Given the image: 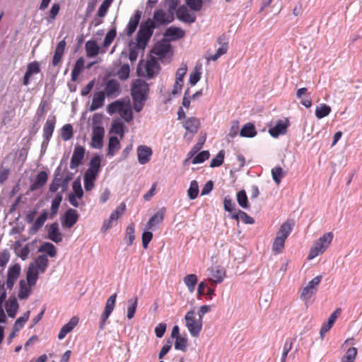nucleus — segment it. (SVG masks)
Listing matches in <instances>:
<instances>
[{"mask_svg":"<svg viewBox=\"0 0 362 362\" xmlns=\"http://www.w3.org/2000/svg\"><path fill=\"white\" fill-rule=\"evenodd\" d=\"M38 251L40 252H46L51 257H54L57 255V249L55 246L49 242L44 243L41 245Z\"/></svg>","mask_w":362,"mask_h":362,"instance_id":"39","label":"nucleus"},{"mask_svg":"<svg viewBox=\"0 0 362 362\" xmlns=\"http://www.w3.org/2000/svg\"><path fill=\"white\" fill-rule=\"evenodd\" d=\"M85 156L84 147L77 145L75 146L70 162V168L74 170L81 163Z\"/></svg>","mask_w":362,"mask_h":362,"instance_id":"13","label":"nucleus"},{"mask_svg":"<svg viewBox=\"0 0 362 362\" xmlns=\"http://www.w3.org/2000/svg\"><path fill=\"white\" fill-rule=\"evenodd\" d=\"M286 240L281 238L280 236H276L272 244V251L275 255L282 252L284 248Z\"/></svg>","mask_w":362,"mask_h":362,"instance_id":"44","label":"nucleus"},{"mask_svg":"<svg viewBox=\"0 0 362 362\" xmlns=\"http://www.w3.org/2000/svg\"><path fill=\"white\" fill-rule=\"evenodd\" d=\"M199 193V185L196 180L190 182V186L187 190V194L190 199H194L197 197Z\"/></svg>","mask_w":362,"mask_h":362,"instance_id":"57","label":"nucleus"},{"mask_svg":"<svg viewBox=\"0 0 362 362\" xmlns=\"http://www.w3.org/2000/svg\"><path fill=\"white\" fill-rule=\"evenodd\" d=\"M288 127V121L283 122L282 120H279L274 127L269 129V133L272 137L276 138L280 134H286Z\"/></svg>","mask_w":362,"mask_h":362,"instance_id":"26","label":"nucleus"},{"mask_svg":"<svg viewBox=\"0 0 362 362\" xmlns=\"http://www.w3.org/2000/svg\"><path fill=\"white\" fill-rule=\"evenodd\" d=\"M165 211V208H162L160 211H157L147 222L146 229L153 230L156 226L160 224L164 219Z\"/></svg>","mask_w":362,"mask_h":362,"instance_id":"21","label":"nucleus"},{"mask_svg":"<svg viewBox=\"0 0 362 362\" xmlns=\"http://www.w3.org/2000/svg\"><path fill=\"white\" fill-rule=\"evenodd\" d=\"M185 325L190 334L197 337L202 331L203 322L201 317H196L194 310L188 311L185 316Z\"/></svg>","mask_w":362,"mask_h":362,"instance_id":"3","label":"nucleus"},{"mask_svg":"<svg viewBox=\"0 0 362 362\" xmlns=\"http://www.w3.org/2000/svg\"><path fill=\"white\" fill-rule=\"evenodd\" d=\"M225 151L224 150H221L218 154L211 160L210 167L216 168L221 166L224 160Z\"/></svg>","mask_w":362,"mask_h":362,"instance_id":"56","label":"nucleus"},{"mask_svg":"<svg viewBox=\"0 0 362 362\" xmlns=\"http://www.w3.org/2000/svg\"><path fill=\"white\" fill-rule=\"evenodd\" d=\"M341 312V308H337L329 317L328 321L322 325L320 332L322 337L325 333H327L331 329V327L335 322L337 318L340 315Z\"/></svg>","mask_w":362,"mask_h":362,"instance_id":"24","label":"nucleus"},{"mask_svg":"<svg viewBox=\"0 0 362 362\" xmlns=\"http://www.w3.org/2000/svg\"><path fill=\"white\" fill-rule=\"evenodd\" d=\"M85 49L86 57L88 58H92L97 56L100 52L103 54L105 52V49H102L100 50V47L98 45L96 41L95 40H88L85 44Z\"/></svg>","mask_w":362,"mask_h":362,"instance_id":"19","label":"nucleus"},{"mask_svg":"<svg viewBox=\"0 0 362 362\" xmlns=\"http://www.w3.org/2000/svg\"><path fill=\"white\" fill-rule=\"evenodd\" d=\"M20 291L18 292V298L20 299H26L31 293V286L26 284L24 280H21L19 283Z\"/></svg>","mask_w":362,"mask_h":362,"instance_id":"43","label":"nucleus"},{"mask_svg":"<svg viewBox=\"0 0 362 362\" xmlns=\"http://www.w3.org/2000/svg\"><path fill=\"white\" fill-rule=\"evenodd\" d=\"M66 45V44L64 39L59 42L57 44L52 59V65L54 66H57L61 62L64 53Z\"/></svg>","mask_w":362,"mask_h":362,"instance_id":"29","label":"nucleus"},{"mask_svg":"<svg viewBox=\"0 0 362 362\" xmlns=\"http://www.w3.org/2000/svg\"><path fill=\"white\" fill-rule=\"evenodd\" d=\"M105 93L103 91H99L93 95L92 103L89 107L90 112H93L104 105L105 100Z\"/></svg>","mask_w":362,"mask_h":362,"instance_id":"25","label":"nucleus"},{"mask_svg":"<svg viewBox=\"0 0 362 362\" xmlns=\"http://www.w3.org/2000/svg\"><path fill=\"white\" fill-rule=\"evenodd\" d=\"M197 280V275L194 274H187L184 278V283L187 286L190 292H193L194 291Z\"/></svg>","mask_w":362,"mask_h":362,"instance_id":"46","label":"nucleus"},{"mask_svg":"<svg viewBox=\"0 0 362 362\" xmlns=\"http://www.w3.org/2000/svg\"><path fill=\"white\" fill-rule=\"evenodd\" d=\"M116 37V30L111 29L105 35L103 43V49H106L112 44L114 39Z\"/></svg>","mask_w":362,"mask_h":362,"instance_id":"61","label":"nucleus"},{"mask_svg":"<svg viewBox=\"0 0 362 362\" xmlns=\"http://www.w3.org/2000/svg\"><path fill=\"white\" fill-rule=\"evenodd\" d=\"M18 309V303L16 299L10 300L6 305V310L10 317H15Z\"/></svg>","mask_w":362,"mask_h":362,"instance_id":"42","label":"nucleus"},{"mask_svg":"<svg viewBox=\"0 0 362 362\" xmlns=\"http://www.w3.org/2000/svg\"><path fill=\"white\" fill-rule=\"evenodd\" d=\"M272 178L276 185H279L281 180V178L284 177V173L283 172V169L281 167H275L272 170Z\"/></svg>","mask_w":362,"mask_h":362,"instance_id":"63","label":"nucleus"},{"mask_svg":"<svg viewBox=\"0 0 362 362\" xmlns=\"http://www.w3.org/2000/svg\"><path fill=\"white\" fill-rule=\"evenodd\" d=\"M120 142L117 137L110 136L108 141L107 156L109 157H113L120 148Z\"/></svg>","mask_w":362,"mask_h":362,"instance_id":"34","label":"nucleus"},{"mask_svg":"<svg viewBox=\"0 0 362 362\" xmlns=\"http://www.w3.org/2000/svg\"><path fill=\"white\" fill-rule=\"evenodd\" d=\"M97 176L89 175L87 173L84 174L83 181H84V187L86 191H90L95 186V180H96Z\"/></svg>","mask_w":362,"mask_h":362,"instance_id":"49","label":"nucleus"},{"mask_svg":"<svg viewBox=\"0 0 362 362\" xmlns=\"http://www.w3.org/2000/svg\"><path fill=\"white\" fill-rule=\"evenodd\" d=\"M322 278L320 275L315 276L303 288L300 294V298L303 300L308 301L317 292V286L321 282Z\"/></svg>","mask_w":362,"mask_h":362,"instance_id":"7","label":"nucleus"},{"mask_svg":"<svg viewBox=\"0 0 362 362\" xmlns=\"http://www.w3.org/2000/svg\"><path fill=\"white\" fill-rule=\"evenodd\" d=\"M105 136V129L102 126L93 127V133L91 139V146L96 149H100L103 145V139Z\"/></svg>","mask_w":362,"mask_h":362,"instance_id":"9","label":"nucleus"},{"mask_svg":"<svg viewBox=\"0 0 362 362\" xmlns=\"http://www.w3.org/2000/svg\"><path fill=\"white\" fill-rule=\"evenodd\" d=\"M177 18L185 23H192L196 20L194 13H191L186 6H181L176 11Z\"/></svg>","mask_w":362,"mask_h":362,"instance_id":"14","label":"nucleus"},{"mask_svg":"<svg viewBox=\"0 0 362 362\" xmlns=\"http://www.w3.org/2000/svg\"><path fill=\"white\" fill-rule=\"evenodd\" d=\"M129 303H130V305L127 308V317L129 320H131L134 317L136 308H137L138 298L135 297L132 299H130L129 300Z\"/></svg>","mask_w":362,"mask_h":362,"instance_id":"52","label":"nucleus"},{"mask_svg":"<svg viewBox=\"0 0 362 362\" xmlns=\"http://www.w3.org/2000/svg\"><path fill=\"white\" fill-rule=\"evenodd\" d=\"M119 115L126 122H129L133 119V112L129 105L122 103V106L119 112Z\"/></svg>","mask_w":362,"mask_h":362,"instance_id":"40","label":"nucleus"},{"mask_svg":"<svg viewBox=\"0 0 362 362\" xmlns=\"http://www.w3.org/2000/svg\"><path fill=\"white\" fill-rule=\"evenodd\" d=\"M120 84L115 79L109 80L105 86L103 92L107 97H117L119 93Z\"/></svg>","mask_w":362,"mask_h":362,"instance_id":"16","label":"nucleus"},{"mask_svg":"<svg viewBox=\"0 0 362 362\" xmlns=\"http://www.w3.org/2000/svg\"><path fill=\"white\" fill-rule=\"evenodd\" d=\"M40 72V64L37 61L30 62L27 66V70L23 77V85L28 86L30 83V79L34 74H37Z\"/></svg>","mask_w":362,"mask_h":362,"instance_id":"17","label":"nucleus"},{"mask_svg":"<svg viewBox=\"0 0 362 362\" xmlns=\"http://www.w3.org/2000/svg\"><path fill=\"white\" fill-rule=\"evenodd\" d=\"M174 20L173 14H170L168 12L164 11L163 9L156 10L153 14L154 24L157 25H167Z\"/></svg>","mask_w":362,"mask_h":362,"instance_id":"11","label":"nucleus"},{"mask_svg":"<svg viewBox=\"0 0 362 362\" xmlns=\"http://www.w3.org/2000/svg\"><path fill=\"white\" fill-rule=\"evenodd\" d=\"M156 27L151 21H147L140 26L137 33L136 40L139 47L144 48L153 35V29Z\"/></svg>","mask_w":362,"mask_h":362,"instance_id":"4","label":"nucleus"},{"mask_svg":"<svg viewBox=\"0 0 362 362\" xmlns=\"http://www.w3.org/2000/svg\"><path fill=\"white\" fill-rule=\"evenodd\" d=\"M30 317V311L25 312L22 316L19 317L13 325V331L18 332L24 326L25 323L28 320Z\"/></svg>","mask_w":362,"mask_h":362,"instance_id":"45","label":"nucleus"},{"mask_svg":"<svg viewBox=\"0 0 362 362\" xmlns=\"http://www.w3.org/2000/svg\"><path fill=\"white\" fill-rule=\"evenodd\" d=\"M126 210V204L124 202H122L115 211H113L110 217L111 220L116 221L119 217L124 213Z\"/></svg>","mask_w":362,"mask_h":362,"instance_id":"53","label":"nucleus"},{"mask_svg":"<svg viewBox=\"0 0 362 362\" xmlns=\"http://www.w3.org/2000/svg\"><path fill=\"white\" fill-rule=\"evenodd\" d=\"M138 162L141 165L148 163L153 155L152 148L146 145H139L136 148Z\"/></svg>","mask_w":362,"mask_h":362,"instance_id":"10","label":"nucleus"},{"mask_svg":"<svg viewBox=\"0 0 362 362\" xmlns=\"http://www.w3.org/2000/svg\"><path fill=\"white\" fill-rule=\"evenodd\" d=\"M237 202L242 208H249L247 197L244 189L240 190L237 193Z\"/></svg>","mask_w":362,"mask_h":362,"instance_id":"51","label":"nucleus"},{"mask_svg":"<svg viewBox=\"0 0 362 362\" xmlns=\"http://www.w3.org/2000/svg\"><path fill=\"white\" fill-rule=\"evenodd\" d=\"M293 230V223L287 221L284 222L281 226L276 233V236H280L281 238L286 240Z\"/></svg>","mask_w":362,"mask_h":362,"instance_id":"38","label":"nucleus"},{"mask_svg":"<svg viewBox=\"0 0 362 362\" xmlns=\"http://www.w3.org/2000/svg\"><path fill=\"white\" fill-rule=\"evenodd\" d=\"M101 159L100 156H95L90 159L89 168L85 173L98 177L100 168Z\"/></svg>","mask_w":362,"mask_h":362,"instance_id":"32","label":"nucleus"},{"mask_svg":"<svg viewBox=\"0 0 362 362\" xmlns=\"http://www.w3.org/2000/svg\"><path fill=\"white\" fill-rule=\"evenodd\" d=\"M112 1L113 0H104L98 8L97 16L100 18L105 17Z\"/></svg>","mask_w":362,"mask_h":362,"instance_id":"58","label":"nucleus"},{"mask_svg":"<svg viewBox=\"0 0 362 362\" xmlns=\"http://www.w3.org/2000/svg\"><path fill=\"white\" fill-rule=\"evenodd\" d=\"M334 238L332 232H327L324 233L318 240H317L314 245L311 247L308 259H313L319 255L324 253L330 245Z\"/></svg>","mask_w":362,"mask_h":362,"instance_id":"2","label":"nucleus"},{"mask_svg":"<svg viewBox=\"0 0 362 362\" xmlns=\"http://www.w3.org/2000/svg\"><path fill=\"white\" fill-rule=\"evenodd\" d=\"M201 69V66H196L193 72L190 74L189 83L192 86H194L200 80L202 75Z\"/></svg>","mask_w":362,"mask_h":362,"instance_id":"54","label":"nucleus"},{"mask_svg":"<svg viewBox=\"0 0 362 362\" xmlns=\"http://www.w3.org/2000/svg\"><path fill=\"white\" fill-rule=\"evenodd\" d=\"M73 192L70 194L74 197H78L81 199L83 196V192L81 187V185L79 180H74L72 184Z\"/></svg>","mask_w":362,"mask_h":362,"instance_id":"59","label":"nucleus"},{"mask_svg":"<svg viewBox=\"0 0 362 362\" xmlns=\"http://www.w3.org/2000/svg\"><path fill=\"white\" fill-rule=\"evenodd\" d=\"M149 91L148 84L142 79H136L132 85L131 94L133 98V107L140 112L146 100Z\"/></svg>","mask_w":362,"mask_h":362,"instance_id":"1","label":"nucleus"},{"mask_svg":"<svg viewBox=\"0 0 362 362\" xmlns=\"http://www.w3.org/2000/svg\"><path fill=\"white\" fill-rule=\"evenodd\" d=\"M217 42L221 45V47L216 50L214 54L206 58L208 61H216L219 57L228 52V42L225 35L219 36L217 39Z\"/></svg>","mask_w":362,"mask_h":362,"instance_id":"12","label":"nucleus"},{"mask_svg":"<svg viewBox=\"0 0 362 362\" xmlns=\"http://www.w3.org/2000/svg\"><path fill=\"white\" fill-rule=\"evenodd\" d=\"M78 318L76 317H73L71 318L69 322L65 324L60 329L58 334V339H63L68 333L71 332L74 328L78 325Z\"/></svg>","mask_w":362,"mask_h":362,"instance_id":"28","label":"nucleus"},{"mask_svg":"<svg viewBox=\"0 0 362 362\" xmlns=\"http://www.w3.org/2000/svg\"><path fill=\"white\" fill-rule=\"evenodd\" d=\"M185 35V31L180 28L177 27H170L168 28L164 35L168 37L170 40H177L182 38Z\"/></svg>","mask_w":362,"mask_h":362,"instance_id":"31","label":"nucleus"},{"mask_svg":"<svg viewBox=\"0 0 362 362\" xmlns=\"http://www.w3.org/2000/svg\"><path fill=\"white\" fill-rule=\"evenodd\" d=\"M242 137L252 138L257 135V131L254 124L248 122L245 124L240 131Z\"/></svg>","mask_w":362,"mask_h":362,"instance_id":"37","label":"nucleus"},{"mask_svg":"<svg viewBox=\"0 0 362 362\" xmlns=\"http://www.w3.org/2000/svg\"><path fill=\"white\" fill-rule=\"evenodd\" d=\"M122 106V102L119 100H116L107 105V111L110 115H112L116 112L119 113Z\"/></svg>","mask_w":362,"mask_h":362,"instance_id":"64","label":"nucleus"},{"mask_svg":"<svg viewBox=\"0 0 362 362\" xmlns=\"http://www.w3.org/2000/svg\"><path fill=\"white\" fill-rule=\"evenodd\" d=\"M10 259V253L8 250L0 252V272H3Z\"/></svg>","mask_w":362,"mask_h":362,"instance_id":"60","label":"nucleus"},{"mask_svg":"<svg viewBox=\"0 0 362 362\" xmlns=\"http://www.w3.org/2000/svg\"><path fill=\"white\" fill-rule=\"evenodd\" d=\"M331 112V107L326 104H321L315 110V116L318 119H322L327 116Z\"/></svg>","mask_w":362,"mask_h":362,"instance_id":"47","label":"nucleus"},{"mask_svg":"<svg viewBox=\"0 0 362 362\" xmlns=\"http://www.w3.org/2000/svg\"><path fill=\"white\" fill-rule=\"evenodd\" d=\"M40 273V271L35 268L33 264H29L26 274V280L29 286H33L35 285Z\"/></svg>","mask_w":362,"mask_h":362,"instance_id":"35","label":"nucleus"},{"mask_svg":"<svg viewBox=\"0 0 362 362\" xmlns=\"http://www.w3.org/2000/svg\"><path fill=\"white\" fill-rule=\"evenodd\" d=\"M48 179L47 173L45 171H40L35 177L33 182L30 186L31 192L35 191L42 187Z\"/></svg>","mask_w":362,"mask_h":362,"instance_id":"23","label":"nucleus"},{"mask_svg":"<svg viewBox=\"0 0 362 362\" xmlns=\"http://www.w3.org/2000/svg\"><path fill=\"white\" fill-rule=\"evenodd\" d=\"M78 214L76 211L73 209H69L64 214L63 225L67 228H72L78 221Z\"/></svg>","mask_w":362,"mask_h":362,"instance_id":"22","label":"nucleus"},{"mask_svg":"<svg viewBox=\"0 0 362 362\" xmlns=\"http://www.w3.org/2000/svg\"><path fill=\"white\" fill-rule=\"evenodd\" d=\"M84 63H85V61L83 57H80L76 60V62L74 66V68L71 71V81H77L80 74L81 73V71H83V69L84 68Z\"/></svg>","mask_w":362,"mask_h":362,"instance_id":"36","label":"nucleus"},{"mask_svg":"<svg viewBox=\"0 0 362 362\" xmlns=\"http://www.w3.org/2000/svg\"><path fill=\"white\" fill-rule=\"evenodd\" d=\"M182 125L187 131L184 135V138L191 140L197 133L201 124L198 118L195 117H190L183 122Z\"/></svg>","mask_w":362,"mask_h":362,"instance_id":"6","label":"nucleus"},{"mask_svg":"<svg viewBox=\"0 0 362 362\" xmlns=\"http://www.w3.org/2000/svg\"><path fill=\"white\" fill-rule=\"evenodd\" d=\"M141 14L142 13L141 11L136 10L134 15L131 16L126 28V34L128 37L132 36L136 31L140 21Z\"/></svg>","mask_w":362,"mask_h":362,"instance_id":"15","label":"nucleus"},{"mask_svg":"<svg viewBox=\"0 0 362 362\" xmlns=\"http://www.w3.org/2000/svg\"><path fill=\"white\" fill-rule=\"evenodd\" d=\"M48 217V213L47 211H44L40 216L35 220V221L33 223V225L32 226L31 230L36 233L40 228L42 227L45 222L47 219Z\"/></svg>","mask_w":362,"mask_h":362,"instance_id":"41","label":"nucleus"},{"mask_svg":"<svg viewBox=\"0 0 362 362\" xmlns=\"http://www.w3.org/2000/svg\"><path fill=\"white\" fill-rule=\"evenodd\" d=\"M170 45L165 42H158L153 48L151 52L158 57V59H163L170 52Z\"/></svg>","mask_w":362,"mask_h":362,"instance_id":"27","label":"nucleus"},{"mask_svg":"<svg viewBox=\"0 0 362 362\" xmlns=\"http://www.w3.org/2000/svg\"><path fill=\"white\" fill-rule=\"evenodd\" d=\"M48 264L49 260L45 255H39L33 263H30V264H33L40 273H44L46 271Z\"/></svg>","mask_w":362,"mask_h":362,"instance_id":"33","label":"nucleus"},{"mask_svg":"<svg viewBox=\"0 0 362 362\" xmlns=\"http://www.w3.org/2000/svg\"><path fill=\"white\" fill-rule=\"evenodd\" d=\"M209 271L211 276L209 281L213 284L221 283L226 277V271L220 267H211Z\"/></svg>","mask_w":362,"mask_h":362,"instance_id":"18","label":"nucleus"},{"mask_svg":"<svg viewBox=\"0 0 362 362\" xmlns=\"http://www.w3.org/2000/svg\"><path fill=\"white\" fill-rule=\"evenodd\" d=\"M357 349L355 347L349 348L345 354L341 357V362H354L357 356Z\"/></svg>","mask_w":362,"mask_h":362,"instance_id":"48","label":"nucleus"},{"mask_svg":"<svg viewBox=\"0 0 362 362\" xmlns=\"http://www.w3.org/2000/svg\"><path fill=\"white\" fill-rule=\"evenodd\" d=\"M134 231L135 230L134 223H131L127 227L125 239L127 240V245L128 246L132 245L135 239Z\"/></svg>","mask_w":362,"mask_h":362,"instance_id":"50","label":"nucleus"},{"mask_svg":"<svg viewBox=\"0 0 362 362\" xmlns=\"http://www.w3.org/2000/svg\"><path fill=\"white\" fill-rule=\"evenodd\" d=\"M21 268L19 264H15L9 267L6 281V285L8 289L11 290L13 288L16 281L21 274Z\"/></svg>","mask_w":362,"mask_h":362,"instance_id":"8","label":"nucleus"},{"mask_svg":"<svg viewBox=\"0 0 362 362\" xmlns=\"http://www.w3.org/2000/svg\"><path fill=\"white\" fill-rule=\"evenodd\" d=\"M55 124L56 117L54 115L49 116L46 120L43 127V137L45 141L48 142L50 140L54 130Z\"/></svg>","mask_w":362,"mask_h":362,"instance_id":"20","label":"nucleus"},{"mask_svg":"<svg viewBox=\"0 0 362 362\" xmlns=\"http://www.w3.org/2000/svg\"><path fill=\"white\" fill-rule=\"evenodd\" d=\"M61 136L64 141H68L73 136V127L71 124H65L62 128Z\"/></svg>","mask_w":362,"mask_h":362,"instance_id":"62","label":"nucleus"},{"mask_svg":"<svg viewBox=\"0 0 362 362\" xmlns=\"http://www.w3.org/2000/svg\"><path fill=\"white\" fill-rule=\"evenodd\" d=\"M130 67L128 64H123L117 72V76L120 80L124 81L129 77Z\"/></svg>","mask_w":362,"mask_h":362,"instance_id":"55","label":"nucleus"},{"mask_svg":"<svg viewBox=\"0 0 362 362\" xmlns=\"http://www.w3.org/2000/svg\"><path fill=\"white\" fill-rule=\"evenodd\" d=\"M47 233L49 239L52 241L56 243L62 241V235L59 232V226L57 223H53L49 226Z\"/></svg>","mask_w":362,"mask_h":362,"instance_id":"30","label":"nucleus"},{"mask_svg":"<svg viewBox=\"0 0 362 362\" xmlns=\"http://www.w3.org/2000/svg\"><path fill=\"white\" fill-rule=\"evenodd\" d=\"M160 71L159 63L155 58H151L148 60L144 66V71L139 66L137 68V74L139 76H146L152 78L156 76Z\"/></svg>","mask_w":362,"mask_h":362,"instance_id":"5","label":"nucleus"}]
</instances>
